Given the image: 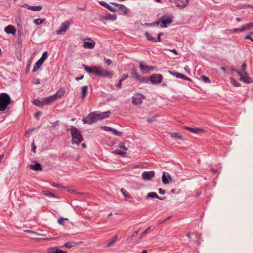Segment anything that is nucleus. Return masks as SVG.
<instances>
[{"label":"nucleus","instance_id":"nucleus-1","mask_svg":"<svg viewBox=\"0 0 253 253\" xmlns=\"http://www.w3.org/2000/svg\"><path fill=\"white\" fill-rule=\"evenodd\" d=\"M110 114L111 112L109 111L105 112L94 111L90 113L86 118L83 119L82 121L84 124H91L98 120H101L108 117Z\"/></svg>","mask_w":253,"mask_h":253},{"label":"nucleus","instance_id":"nucleus-43","mask_svg":"<svg viewBox=\"0 0 253 253\" xmlns=\"http://www.w3.org/2000/svg\"><path fill=\"white\" fill-rule=\"evenodd\" d=\"M106 8L111 12H115L117 11L116 8H114L109 4L106 6Z\"/></svg>","mask_w":253,"mask_h":253},{"label":"nucleus","instance_id":"nucleus-44","mask_svg":"<svg viewBox=\"0 0 253 253\" xmlns=\"http://www.w3.org/2000/svg\"><path fill=\"white\" fill-rule=\"evenodd\" d=\"M113 133L116 136H121L122 135V133L120 131H118L113 128V130L112 131Z\"/></svg>","mask_w":253,"mask_h":253},{"label":"nucleus","instance_id":"nucleus-47","mask_svg":"<svg viewBox=\"0 0 253 253\" xmlns=\"http://www.w3.org/2000/svg\"><path fill=\"white\" fill-rule=\"evenodd\" d=\"M156 117H157V116H154L151 118H148L147 121V122H150V123L153 122V121H155Z\"/></svg>","mask_w":253,"mask_h":253},{"label":"nucleus","instance_id":"nucleus-5","mask_svg":"<svg viewBox=\"0 0 253 253\" xmlns=\"http://www.w3.org/2000/svg\"><path fill=\"white\" fill-rule=\"evenodd\" d=\"M10 102L11 98L7 94H0V111H4Z\"/></svg>","mask_w":253,"mask_h":253},{"label":"nucleus","instance_id":"nucleus-49","mask_svg":"<svg viewBox=\"0 0 253 253\" xmlns=\"http://www.w3.org/2000/svg\"><path fill=\"white\" fill-rule=\"evenodd\" d=\"M109 19L113 21H115L117 19V16L115 14L110 15Z\"/></svg>","mask_w":253,"mask_h":253},{"label":"nucleus","instance_id":"nucleus-53","mask_svg":"<svg viewBox=\"0 0 253 253\" xmlns=\"http://www.w3.org/2000/svg\"><path fill=\"white\" fill-rule=\"evenodd\" d=\"M245 39H249L251 41H252V42H253V39L251 37V35L248 34V35H247L246 36H245Z\"/></svg>","mask_w":253,"mask_h":253},{"label":"nucleus","instance_id":"nucleus-11","mask_svg":"<svg viewBox=\"0 0 253 253\" xmlns=\"http://www.w3.org/2000/svg\"><path fill=\"white\" fill-rule=\"evenodd\" d=\"M139 67L143 74L148 73L150 71L153 70L155 69V67L143 65L142 63H140Z\"/></svg>","mask_w":253,"mask_h":253},{"label":"nucleus","instance_id":"nucleus-22","mask_svg":"<svg viewBox=\"0 0 253 253\" xmlns=\"http://www.w3.org/2000/svg\"><path fill=\"white\" fill-rule=\"evenodd\" d=\"M146 197L151 198H156L161 200H163L165 199L164 197H160L156 193L153 192L148 193Z\"/></svg>","mask_w":253,"mask_h":253},{"label":"nucleus","instance_id":"nucleus-15","mask_svg":"<svg viewBox=\"0 0 253 253\" xmlns=\"http://www.w3.org/2000/svg\"><path fill=\"white\" fill-rule=\"evenodd\" d=\"M162 179V182L164 184H168L170 182H173L171 176L169 174L166 175L164 172L163 173Z\"/></svg>","mask_w":253,"mask_h":253},{"label":"nucleus","instance_id":"nucleus-4","mask_svg":"<svg viewBox=\"0 0 253 253\" xmlns=\"http://www.w3.org/2000/svg\"><path fill=\"white\" fill-rule=\"evenodd\" d=\"M72 143L78 145L83 140V138L80 131L74 126H71L70 128Z\"/></svg>","mask_w":253,"mask_h":253},{"label":"nucleus","instance_id":"nucleus-26","mask_svg":"<svg viewBox=\"0 0 253 253\" xmlns=\"http://www.w3.org/2000/svg\"><path fill=\"white\" fill-rule=\"evenodd\" d=\"M33 103L37 106L39 107H43L44 105L43 103V99H42V100H40L39 99H35L33 100Z\"/></svg>","mask_w":253,"mask_h":253},{"label":"nucleus","instance_id":"nucleus-48","mask_svg":"<svg viewBox=\"0 0 253 253\" xmlns=\"http://www.w3.org/2000/svg\"><path fill=\"white\" fill-rule=\"evenodd\" d=\"M15 20H16V23H17V25L18 26H19L20 25H21V18L20 16H18L15 19Z\"/></svg>","mask_w":253,"mask_h":253},{"label":"nucleus","instance_id":"nucleus-51","mask_svg":"<svg viewBox=\"0 0 253 253\" xmlns=\"http://www.w3.org/2000/svg\"><path fill=\"white\" fill-rule=\"evenodd\" d=\"M99 3L101 5L105 7V8H106V6L108 4H107V3H106V2H104V1H100Z\"/></svg>","mask_w":253,"mask_h":253},{"label":"nucleus","instance_id":"nucleus-19","mask_svg":"<svg viewBox=\"0 0 253 253\" xmlns=\"http://www.w3.org/2000/svg\"><path fill=\"white\" fill-rule=\"evenodd\" d=\"M30 169L35 171H42V167L39 163H37L34 165H30Z\"/></svg>","mask_w":253,"mask_h":253},{"label":"nucleus","instance_id":"nucleus-33","mask_svg":"<svg viewBox=\"0 0 253 253\" xmlns=\"http://www.w3.org/2000/svg\"><path fill=\"white\" fill-rule=\"evenodd\" d=\"M169 73L170 74H171V75H172L173 76H176L178 78L183 79L184 77V75H183L181 73H178V72H173L172 71H169Z\"/></svg>","mask_w":253,"mask_h":253},{"label":"nucleus","instance_id":"nucleus-16","mask_svg":"<svg viewBox=\"0 0 253 253\" xmlns=\"http://www.w3.org/2000/svg\"><path fill=\"white\" fill-rule=\"evenodd\" d=\"M113 4L115 5L116 6V8L118 9V10L120 12V14H126V13L127 12V10H126V7L124 5H121V4H114V3H113Z\"/></svg>","mask_w":253,"mask_h":253},{"label":"nucleus","instance_id":"nucleus-57","mask_svg":"<svg viewBox=\"0 0 253 253\" xmlns=\"http://www.w3.org/2000/svg\"><path fill=\"white\" fill-rule=\"evenodd\" d=\"M159 192L161 194H164L165 193V191L161 188L159 189Z\"/></svg>","mask_w":253,"mask_h":253},{"label":"nucleus","instance_id":"nucleus-6","mask_svg":"<svg viewBox=\"0 0 253 253\" xmlns=\"http://www.w3.org/2000/svg\"><path fill=\"white\" fill-rule=\"evenodd\" d=\"M172 22V20L170 17L165 16H162L160 21L156 22L153 24H156L161 27H166L168 25L170 24Z\"/></svg>","mask_w":253,"mask_h":253},{"label":"nucleus","instance_id":"nucleus-20","mask_svg":"<svg viewBox=\"0 0 253 253\" xmlns=\"http://www.w3.org/2000/svg\"><path fill=\"white\" fill-rule=\"evenodd\" d=\"M22 7H26L28 9L34 11H40L42 9V7L41 6H30L28 4H25L24 5H23Z\"/></svg>","mask_w":253,"mask_h":253},{"label":"nucleus","instance_id":"nucleus-40","mask_svg":"<svg viewBox=\"0 0 253 253\" xmlns=\"http://www.w3.org/2000/svg\"><path fill=\"white\" fill-rule=\"evenodd\" d=\"M201 78L203 81H204L205 83H210L211 80L210 78L205 75L201 76Z\"/></svg>","mask_w":253,"mask_h":253},{"label":"nucleus","instance_id":"nucleus-45","mask_svg":"<svg viewBox=\"0 0 253 253\" xmlns=\"http://www.w3.org/2000/svg\"><path fill=\"white\" fill-rule=\"evenodd\" d=\"M45 195H47V196H52V197H55V195L52 193H51L50 192H48V191H43L42 192Z\"/></svg>","mask_w":253,"mask_h":253},{"label":"nucleus","instance_id":"nucleus-8","mask_svg":"<svg viewBox=\"0 0 253 253\" xmlns=\"http://www.w3.org/2000/svg\"><path fill=\"white\" fill-rule=\"evenodd\" d=\"M131 76L136 79L137 80L139 81L140 82L144 83H147L148 82V79L143 76H141L139 75L135 70H132L131 72Z\"/></svg>","mask_w":253,"mask_h":253},{"label":"nucleus","instance_id":"nucleus-10","mask_svg":"<svg viewBox=\"0 0 253 253\" xmlns=\"http://www.w3.org/2000/svg\"><path fill=\"white\" fill-rule=\"evenodd\" d=\"M142 99H145V96L141 94H137L132 97V103L135 105H140L142 103Z\"/></svg>","mask_w":253,"mask_h":253},{"label":"nucleus","instance_id":"nucleus-63","mask_svg":"<svg viewBox=\"0 0 253 253\" xmlns=\"http://www.w3.org/2000/svg\"><path fill=\"white\" fill-rule=\"evenodd\" d=\"M83 78V76L82 75V76H81L80 77H76L75 80L76 81H79V80H80L81 79H82Z\"/></svg>","mask_w":253,"mask_h":253},{"label":"nucleus","instance_id":"nucleus-21","mask_svg":"<svg viewBox=\"0 0 253 253\" xmlns=\"http://www.w3.org/2000/svg\"><path fill=\"white\" fill-rule=\"evenodd\" d=\"M118 146L120 149H123L126 151L128 150L130 147L128 141H125L124 143H120Z\"/></svg>","mask_w":253,"mask_h":253},{"label":"nucleus","instance_id":"nucleus-14","mask_svg":"<svg viewBox=\"0 0 253 253\" xmlns=\"http://www.w3.org/2000/svg\"><path fill=\"white\" fill-rule=\"evenodd\" d=\"M238 74L240 76L241 81H243L246 83H249L250 82L251 78L247 72L242 73L241 71H238Z\"/></svg>","mask_w":253,"mask_h":253},{"label":"nucleus","instance_id":"nucleus-54","mask_svg":"<svg viewBox=\"0 0 253 253\" xmlns=\"http://www.w3.org/2000/svg\"><path fill=\"white\" fill-rule=\"evenodd\" d=\"M105 63L108 65H110L112 63V61L110 59H105Z\"/></svg>","mask_w":253,"mask_h":253},{"label":"nucleus","instance_id":"nucleus-35","mask_svg":"<svg viewBox=\"0 0 253 253\" xmlns=\"http://www.w3.org/2000/svg\"><path fill=\"white\" fill-rule=\"evenodd\" d=\"M231 83L232 84L234 85L236 87H239L241 86V84L240 83L238 82L236 80L233 78H231Z\"/></svg>","mask_w":253,"mask_h":253},{"label":"nucleus","instance_id":"nucleus-24","mask_svg":"<svg viewBox=\"0 0 253 253\" xmlns=\"http://www.w3.org/2000/svg\"><path fill=\"white\" fill-rule=\"evenodd\" d=\"M81 93H82L81 98L82 99H84L85 98V97H86V96L87 95L88 86H82L81 88Z\"/></svg>","mask_w":253,"mask_h":253},{"label":"nucleus","instance_id":"nucleus-62","mask_svg":"<svg viewBox=\"0 0 253 253\" xmlns=\"http://www.w3.org/2000/svg\"><path fill=\"white\" fill-rule=\"evenodd\" d=\"M34 83L35 84H39L40 83V80L39 79H36Z\"/></svg>","mask_w":253,"mask_h":253},{"label":"nucleus","instance_id":"nucleus-46","mask_svg":"<svg viewBox=\"0 0 253 253\" xmlns=\"http://www.w3.org/2000/svg\"><path fill=\"white\" fill-rule=\"evenodd\" d=\"M247 65L245 63H243L241 66V70L242 72H241L242 73H244L246 72V68Z\"/></svg>","mask_w":253,"mask_h":253},{"label":"nucleus","instance_id":"nucleus-64","mask_svg":"<svg viewBox=\"0 0 253 253\" xmlns=\"http://www.w3.org/2000/svg\"><path fill=\"white\" fill-rule=\"evenodd\" d=\"M41 114L40 112H38L35 114V117L37 118L38 116H39Z\"/></svg>","mask_w":253,"mask_h":253},{"label":"nucleus","instance_id":"nucleus-30","mask_svg":"<svg viewBox=\"0 0 253 253\" xmlns=\"http://www.w3.org/2000/svg\"><path fill=\"white\" fill-rule=\"evenodd\" d=\"M184 128L186 129H187V130H189V131H190L191 132L194 133H199L200 132L203 131V130L202 129H199V128L194 129V128L188 127L187 126H185Z\"/></svg>","mask_w":253,"mask_h":253},{"label":"nucleus","instance_id":"nucleus-38","mask_svg":"<svg viewBox=\"0 0 253 253\" xmlns=\"http://www.w3.org/2000/svg\"><path fill=\"white\" fill-rule=\"evenodd\" d=\"M113 153L116 155H119L121 156H124L126 154V153L125 151H122L119 150H116L113 151Z\"/></svg>","mask_w":253,"mask_h":253},{"label":"nucleus","instance_id":"nucleus-52","mask_svg":"<svg viewBox=\"0 0 253 253\" xmlns=\"http://www.w3.org/2000/svg\"><path fill=\"white\" fill-rule=\"evenodd\" d=\"M162 35H163V33H159L158 34V37H157V38H156L157 41H158V42H160L161 41L160 36Z\"/></svg>","mask_w":253,"mask_h":253},{"label":"nucleus","instance_id":"nucleus-9","mask_svg":"<svg viewBox=\"0 0 253 253\" xmlns=\"http://www.w3.org/2000/svg\"><path fill=\"white\" fill-rule=\"evenodd\" d=\"M163 77L161 74H153L150 77V80L153 84H159L162 81Z\"/></svg>","mask_w":253,"mask_h":253},{"label":"nucleus","instance_id":"nucleus-60","mask_svg":"<svg viewBox=\"0 0 253 253\" xmlns=\"http://www.w3.org/2000/svg\"><path fill=\"white\" fill-rule=\"evenodd\" d=\"M52 186L53 187H57L58 188H60L61 187V185H60L59 184H54L52 185Z\"/></svg>","mask_w":253,"mask_h":253},{"label":"nucleus","instance_id":"nucleus-25","mask_svg":"<svg viewBox=\"0 0 253 253\" xmlns=\"http://www.w3.org/2000/svg\"><path fill=\"white\" fill-rule=\"evenodd\" d=\"M48 253H67L66 251H63L57 248H50L48 250Z\"/></svg>","mask_w":253,"mask_h":253},{"label":"nucleus","instance_id":"nucleus-55","mask_svg":"<svg viewBox=\"0 0 253 253\" xmlns=\"http://www.w3.org/2000/svg\"><path fill=\"white\" fill-rule=\"evenodd\" d=\"M122 82L120 81V80L119 81V83L117 84L116 87L118 88H120L121 87Z\"/></svg>","mask_w":253,"mask_h":253},{"label":"nucleus","instance_id":"nucleus-41","mask_svg":"<svg viewBox=\"0 0 253 253\" xmlns=\"http://www.w3.org/2000/svg\"><path fill=\"white\" fill-rule=\"evenodd\" d=\"M35 130V128H33V129H29V130H28L26 131V132L25 133V136H26V137H29L31 136V134H32V132H33L34 130Z\"/></svg>","mask_w":253,"mask_h":253},{"label":"nucleus","instance_id":"nucleus-50","mask_svg":"<svg viewBox=\"0 0 253 253\" xmlns=\"http://www.w3.org/2000/svg\"><path fill=\"white\" fill-rule=\"evenodd\" d=\"M127 77H128V75H125V74L123 75L122 78L120 79V81L122 82L124 80H125L126 78H127Z\"/></svg>","mask_w":253,"mask_h":253},{"label":"nucleus","instance_id":"nucleus-56","mask_svg":"<svg viewBox=\"0 0 253 253\" xmlns=\"http://www.w3.org/2000/svg\"><path fill=\"white\" fill-rule=\"evenodd\" d=\"M184 69L188 73L190 74V70L188 66H186Z\"/></svg>","mask_w":253,"mask_h":253},{"label":"nucleus","instance_id":"nucleus-28","mask_svg":"<svg viewBox=\"0 0 253 253\" xmlns=\"http://www.w3.org/2000/svg\"><path fill=\"white\" fill-rule=\"evenodd\" d=\"M42 64L43 63L39 59L34 65L32 71L36 72Z\"/></svg>","mask_w":253,"mask_h":253},{"label":"nucleus","instance_id":"nucleus-31","mask_svg":"<svg viewBox=\"0 0 253 253\" xmlns=\"http://www.w3.org/2000/svg\"><path fill=\"white\" fill-rule=\"evenodd\" d=\"M189 0H185L184 2H182L181 3H179L177 2L176 3V5L177 7H179L180 8H184L186 6Z\"/></svg>","mask_w":253,"mask_h":253},{"label":"nucleus","instance_id":"nucleus-7","mask_svg":"<svg viewBox=\"0 0 253 253\" xmlns=\"http://www.w3.org/2000/svg\"><path fill=\"white\" fill-rule=\"evenodd\" d=\"M70 23L69 21H66L63 22L60 26L59 29L56 30V33L58 35L62 34L65 33L69 28Z\"/></svg>","mask_w":253,"mask_h":253},{"label":"nucleus","instance_id":"nucleus-61","mask_svg":"<svg viewBox=\"0 0 253 253\" xmlns=\"http://www.w3.org/2000/svg\"><path fill=\"white\" fill-rule=\"evenodd\" d=\"M150 230V228H147L146 230H145L143 232V234H142V235H141V236H145V235L146 233V232H147V231H148V230Z\"/></svg>","mask_w":253,"mask_h":253},{"label":"nucleus","instance_id":"nucleus-13","mask_svg":"<svg viewBox=\"0 0 253 253\" xmlns=\"http://www.w3.org/2000/svg\"><path fill=\"white\" fill-rule=\"evenodd\" d=\"M95 45V42L90 39H89V41H85L84 42L83 47L85 48L93 49Z\"/></svg>","mask_w":253,"mask_h":253},{"label":"nucleus","instance_id":"nucleus-39","mask_svg":"<svg viewBox=\"0 0 253 253\" xmlns=\"http://www.w3.org/2000/svg\"><path fill=\"white\" fill-rule=\"evenodd\" d=\"M68 220V219L67 218H60L57 220V222L59 224L63 225L64 222Z\"/></svg>","mask_w":253,"mask_h":253},{"label":"nucleus","instance_id":"nucleus-34","mask_svg":"<svg viewBox=\"0 0 253 253\" xmlns=\"http://www.w3.org/2000/svg\"><path fill=\"white\" fill-rule=\"evenodd\" d=\"M145 36H146L147 37V39L148 40H150V41H152L153 42H158V41H157V39L152 37L149 33H148V32H146L145 33Z\"/></svg>","mask_w":253,"mask_h":253},{"label":"nucleus","instance_id":"nucleus-36","mask_svg":"<svg viewBox=\"0 0 253 253\" xmlns=\"http://www.w3.org/2000/svg\"><path fill=\"white\" fill-rule=\"evenodd\" d=\"M48 57V53L47 52H44L42 57L39 59L41 61H42L43 63L44 62V61Z\"/></svg>","mask_w":253,"mask_h":253},{"label":"nucleus","instance_id":"nucleus-27","mask_svg":"<svg viewBox=\"0 0 253 253\" xmlns=\"http://www.w3.org/2000/svg\"><path fill=\"white\" fill-rule=\"evenodd\" d=\"M252 27H253V22L250 23L242 26L240 28V30L241 32H243L245 30H250Z\"/></svg>","mask_w":253,"mask_h":253},{"label":"nucleus","instance_id":"nucleus-59","mask_svg":"<svg viewBox=\"0 0 253 253\" xmlns=\"http://www.w3.org/2000/svg\"><path fill=\"white\" fill-rule=\"evenodd\" d=\"M36 147L34 145V142H33V146H32V150L34 153H35Z\"/></svg>","mask_w":253,"mask_h":253},{"label":"nucleus","instance_id":"nucleus-29","mask_svg":"<svg viewBox=\"0 0 253 253\" xmlns=\"http://www.w3.org/2000/svg\"><path fill=\"white\" fill-rule=\"evenodd\" d=\"M170 134L172 138H174L179 140L183 139L182 135L179 133L173 132L170 133Z\"/></svg>","mask_w":253,"mask_h":253},{"label":"nucleus","instance_id":"nucleus-32","mask_svg":"<svg viewBox=\"0 0 253 253\" xmlns=\"http://www.w3.org/2000/svg\"><path fill=\"white\" fill-rule=\"evenodd\" d=\"M121 192L126 198V199H128L131 198V195L124 188H121Z\"/></svg>","mask_w":253,"mask_h":253},{"label":"nucleus","instance_id":"nucleus-37","mask_svg":"<svg viewBox=\"0 0 253 253\" xmlns=\"http://www.w3.org/2000/svg\"><path fill=\"white\" fill-rule=\"evenodd\" d=\"M45 19H36L34 20L33 22L34 24H35L36 25H40V24H42L45 21Z\"/></svg>","mask_w":253,"mask_h":253},{"label":"nucleus","instance_id":"nucleus-23","mask_svg":"<svg viewBox=\"0 0 253 253\" xmlns=\"http://www.w3.org/2000/svg\"><path fill=\"white\" fill-rule=\"evenodd\" d=\"M118 242V238H111L107 243L105 247L107 248L113 246Z\"/></svg>","mask_w":253,"mask_h":253},{"label":"nucleus","instance_id":"nucleus-3","mask_svg":"<svg viewBox=\"0 0 253 253\" xmlns=\"http://www.w3.org/2000/svg\"><path fill=\"white\" fill-rule=\"evenodd\" d=\"M64 94L65 89L64 88H61L59 90L57 91L56 93L54 95L43 98V103L44 104V105H51L58 98H60L61 97H62L64 95Z\"/></svg>","mask_w":253,"mask_h":253},{"label":"nucleus","instance_id":"nucleus-18","mask_svg":"<svg viewBox=\"0 0 253 253\" xmlns=\"http://www.w3.org/2000/svg\"><path fill=\"white\" fill-rule=\"evenodd\" d=\"M5 32L7 34H12L15 35L16 33V29L13 25H8L4 29Z\"/></svg>","mask_w":253,"mask_h":253},{"label":"nucleus","instance_id":"nucleus-2","mask_svg":"<svg viewBox=\"0 0 253 253\" xmlns=\"http://www.w3.org/2000/svg\"><path fill=\"white\" fill-rule=\"evenodd\" d=\"M84 69L89 73H93L101 77H110L112 75V73L107 70L103 69L100 67L94 66L92 68L84 64Z\"/></svg>","mask_w":253,"mask_h":253},{"label":"nucleus","instance_id":"nucleus-42","mask_svg":"<svg viewBox=\"0 0 253 253\" xmlns=\"http://www.w3.org/2000/svg\"><path fill=\"white\" fill-rule=\"evenodd\" d=\"M101 128L106 131H112L113 130V128L107 126H102Z\"/></svg>","mask_w":253,"mask_h":253},{"label":"nucleus","instance_id":"nucleus-17","mask_svg":"<svg viewBox=\"0 0 253 253\" xmlns=\"http://www.w3.org/2000/svg\"><path fill=\"white\" fill-rule=\"evenodd\" d=\"M82 242H73V241H69L66 242L63 247H65L68 248H70L73 247H75L76 246L79 245L81 243H82Z\"/></svg>","mask_w":253,"mask_h":253},{"label":"nucleus","instance_id":"nucleus-58","mask_svg":"<svg viewBox=\"0 0 253 253\" xmlns=\"http://www.w3.org/2000/svg\"><path fill=\"white\" fill-rule=\"evenodd\" d=\"M238 31H241L240 28H236V29H234L233 30H232V33H235V32H237Z\"/></svg>","mask_w":253,"mask_h":253},{"label":"nucleus","instance_id":"nucleus-12","mask_svg":"<svg viewBox=\"0 0 253 253\" xmlns=\"http://www.w3.org/2000/svg\"><path fill=\"white\" fill-rule=\"evenodd\" d=\"M155 175L153 171H145L142 174V179L144 180H150Z\"/></svg>","mask_w":253,"mask_h":253}]
</instances>
